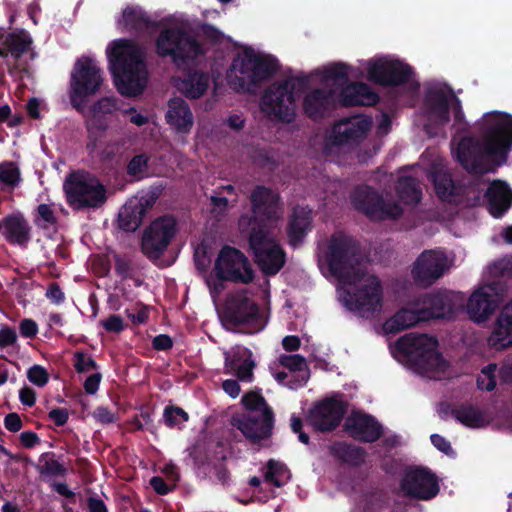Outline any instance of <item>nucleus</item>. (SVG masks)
Listing matches in <instances>:
<instances>
[{"instance_id":"f257e3e1","label":"nucleus","mask_w":512,"mask_h":512,"mask_svg":"<svg viewBox=\"0 0 512 512\" xmlns=\"http://www.w3.org/2000/svg\"><path fill=\"white\" fill-rule=\"evenodd\" d=\"M319 265L327 266L341 285L343 305L358 316L375 319L384 308V286L381 279L369 272L357 257V246L348 236L334 234L319 247Z\"/></svg>"},{"instance_id":"f03ea898","label":"nucleus","mask_w":512,"mask_h":512,"mask_svg":"<svg viewBox=\"0 0 512 512\" xmlns=\"http://www.w3.org/2000/svg\"><path fill=\"white\" fill-rule=\"evenodd\" d=\"M253 216H242L239 227L242 232L250 229L249 245L254 261L266 275H275L285 263V254L273 235V229L281 219L283 210L278 194L262 186L251 195Z\"/></svg>"},{"instance_id":"7ed1b4c3","label":"nucleus","mask_w":512,"mask_h":512,"mask_svg":"<svg viewBox=\"0 0 512 512\" xmlns=\"http://www.w3.org/2000/svg\"><path fill=\"white\" fill-rule=\"evenodd\" d=\"M483 138H463L456 149V157L469 172L493 171L507 160L512 147V116L502 112L486 113L482 120Z\"/></svg>"},{"instance_id":"20e7f679","label":"nucleus","mask_w":512,"mask_h":512,"mask_svg":"<svg viewBox=\"0 0 512 512\" xmlns=\"http://www.w3.org/2000/svg\"><path fill=\"white\" fill-rule=\"evenodd\" d=\"M107 54L118 91L126 96L142 93L147 83L144 51L132 41H112Z\"/></svg>"},{"instance_id":"39448f33","label":"nucleus","mask_w":512,"mask_h":512,"mask_svg":"<svg viewBox=\"0 0 512 512\" xmlns=\"http://www.w3.org/2000/svg\"><path fill=\"white\" fill-rule=\"evenodd\" d=\"M314 77H318L321 87L309 90L303 99V109L312 119L324 117L336 107L338 90L349 77L357 78L359 75L341 63H334L318 70Z\"/></svg>"},{"instance_id":"423d86ee","label":"nucleus","mask_w":512,"mask_h":512,"mask_svg":"<svg viewBox=\"0 0 512 512\" xmlns=\"http://www.w3.org/2000/svg\"><path fill=\"white\" fill-rule=\"evenodd\" d=\"M398 349L413 363L417 371L431 379H440L449 369L438 350V341L427 334L409 333L397 341Z\"/></svg>"},{"instance_id":"0eeeda50","label":"nucleus","mask_w":512,"mask_h":512,"mask_svg":"<svg viewBox=\"0 0 512 512\" xmlns=\"http://www.w3.org/2000/svg\"><path fill=\"white\" fill-rule=\"evenodd\" d=\"M371 125V119L364 115L339 120L325 139L324 153L331 159L351 153L366 138Z\"/></svg>"},{"instance_id":"6e6552de","label":"nucleus","mask_w":512,"mask_h":512,"mask_svg":"<svg viewBox=\"0 0 512 512\" xmlns=\"http://www.w3.org/2000/svg\"><path fill=\"white\" fill-rule=\"evenodd\" d=\"M156 51L161 57L169 56L179 68L193 65L205 54L204 47L182 26L165 28L156 40Z\"/></svg>"},{"instance_id":"1a4fd4ad","label":"nucleus","mask_w":512,"mask_h":512,"mask_svg":"<svg viewBox=\"0 0 512 512\" xmlns=\"http://www.w3.org/2000/svg\"><path fill=\"white\" fill-rule=\"evenodd\" d=\"M242 403L247 413L233 416L232 425L254 442L268 438L272 433L274 415L265 399L257 392H249L243 396Z\"/></svg>"},{"instance_id":"9d476101","label":"nucleus","mask_w":512,"mask_h":512,"mask_svg":"<svg viewBox=\"0 0 512 512\" xmlns=\"http://www.w3.org/2000/svg\"><path fill=\"white\" fill-rule=\"evenodd\" d=\"M276 67L274 59L253 49H244L233 60L228 80L235 89L249 90L251 86L267 79Z\"/></svg>"},{"instance_id":"9b49d317","label":"nucleus","mask_w":512,"mask_h":512,"mask_svg":"<svg viewBox=\"0 0 512 512\" xmlns=\"http://www.w3.org/2000/svg\"><path fill=\"white\" fill-rule=\"evenodd\" d=\"M215 275L206 277L212 294H218L224 289V281L249 283L253 279L252 267L246 256L238 249L225 246L223 247L214 265Z\"/></svg>"},{"instance_id":"f8f14e48","label":"nucleus","mask_w":512,"mask_h":512,"mask_svg":"<svg viewBox=\"0 0 512 512\" xmlns=\"http://www.w3.org/2000/svg\"><path fill=\"white\" fill-rule=\"evenodd\" d=\"M302 86L298 78H286L272 83L260 100L261 112L270 120L292 122L295 118V90Z\"/></svg>"},{"instance_id":"ddd939ff","label":"nucleus","mask_w":512,"mask_h":512,"mask_svg":"<svg viewBox=\"0 0 512 512\" xmlns=\"http://www.w3.org/2000/svg\"><path fill=\"white\" fill-rule=\"evenodd\" d=\"M68 205L76 210L99 208L107 200L106 188L94 175L77 171L69 174L63 183Z\"/></svg>"},{"instance_id":"4468645a","label":"nucleus","mask_w":512,"mask_h":512,"mask_svg":"<svg viewBox=\"0 0 512 512\" xmlns=\"http://www.w3.org/2000/svg\"><path fill=\"white\" fill-rule=\"evenodd\" d=\"M103 84V76L97 63L87 57L78 59L71 73L70 101L79 112H84L88 98L96 94Z\"/></svg>"},{"instance_id":"2eb2a0df","label":"nucleus","mask_w":512,"mask_h":512,"mask_svg":"<svg viewBox=\"0 0 512 512\" xmlns=\"http://www.w3.org/2000/svg\"><path fill=\"white\" fill-rule=\"evenodd\" d=\"M450 112L453 113L454 121L461 122L464 115L461 109L460 100L451 90L446 88H437L431 90L427 99V118L426 128L430 134H436L432 128H439L447 124L450 120Z\"/></svg>"},{"instance_id":"dca6fc26","label":"nucleus","mask_w":512,"mask_h":512,"mask_svg":"<svg viewBox=\"0 0 512 512\" xmlns=\"http://www.w3.org/2000/svg\"><path fill=\"white\" fill-rule=\"evenodd\" d=\"M503 291V286L495 281L479 285L466 303L469 318L475 323L487 321L497 309Z\"/></svg>"},{"instance_id":"f3484780","label":"nucleus","mask_w":512,"mask_h":512,"mask_svg":"<svg viewBox=\"0 0 512 512\" xmlns=\"http://www.w3.org/2000/svg\"><path fill=\"white\" fill-rule=\"evenodd\" d=\"M352 203L372 220L395 219L402 214V207L383 199L368 186L358 187L352 195Z\"/></svg>"},{"instance_id":"a211bd4d","label":"nucleus","mask_w":512,"mask_h":512,"mask_svg":"<svg viewBox=\"0 0 512 512\" xmlns=\"http://www.w3.org/2000/svg\"><path fill=\"white\" fill-rule=\"evenodd\" d=\"M176 232V221L173 217L157 218L143 233L142 251L149 258H158L168 247Z\"/></svg>"},{"instance_id":"6ab92c4d","label":"nucleus","mask_w":512,"mask_h":512,"mask_svg":"<svg viewBox=\"0 0 512 512\" xmlns=\"http://www.w3.org/2000/svg\"><path fill=\"white\" fill-rule=\"evenodd\" d=\"M368 78L382 85H398L410 79L411 68L388 57L370 59L364 62Z\"/></svg>"},{"instance_id":"aec40b11","label":"nucleus","mask_w":512,"mask_h":512,"mask_svg":"<svg viewBox=\"0 0 512 512\" xmlns=\"http://www.w3.org/2000/svg\"><path fill=\"white\" fill-rule=\"evenodd\" d=\"M451 261L440 250H427L414 262L412 276L415 282L428 286L441 278L449 270Z\"/></svg>"},{"instance_id":"412c9836","label":"nucleus","mask_w":512,"mask_h":512,"mask_svg":"<svg viewBox=\"0 0 512 512\" xmlns=\"http://www.w3.org/2000/svg\"><path fill=\"white\" fill-rule=\"evenodd\" d=\"M345 413V402L335 397L317 403L308 414V423L319 431H329L340 423Z\"/></svg>"},{"instance_id":"4be33fe9","label":"nucleus","mask_w":512,"mask_h":512,"mask_svg":"<svg viewBox=\"0 0 512 512\" xmlns=\"http://www.w3.org/2000/svg\"><path fill=\"white\" fill-rule=\"evenodd\" d=\"M401 488L407 495L423 500L431 499L439 492L436 476L422 467L407 470Z\"/></svg>"},{"instance_id":"5701e85b","label":"nucleus","mask_w":512,"mask_h":512,"mask_svg":"<svg viewBox=\"0 0 512 512\" xmlns=\"http://www.w3.org/2000/svg\"><path fill=\"white\" fill-rule=\"evenodd\" d=\"M422 310L427 320L433 318H452L463 305V297L456 292L424 294L419 296Z\"/></svg>"},{"instance_id":"b1692460","label":"nucleus","mask_w":512,"mask_h":512,"mask_svg":"<svg viewBox=\"0 0 512 512\" xmlns=\"http://www.w3.org/2000/svg\"><path fill=\"white\" fill-rule=\"evenodd\" d=\"M155 196L145 194L129 199L118 214L119 227L125 231H135L142 223L147 210L155 203Z\"/></svg>"},{"instance_id":"393cba45","label":"nucleus","mask_w":512,"mask_h":512,"mask_svg":"<svg viewBox=\"0 0 512 512\" xmlns=\"http://www.w3.org/2000/svg\"><path fill=\"white\" fill-rule=\"evenodd\" d=\"M420 298L410 300L393 316L385 321L383 330L385 333H397L410 328L419 322L427 321V314L422 310Z\"/></svg>"},{"instance_id":"a878e982","label":"nucleus","mask_w":512,"mask_h":512,"mask_svg":"<svg viewBox=\"0 0 512 512\" xmlns=\"http://www.w3.org/2000/svg\"><path fill=\"white\" fill-rule=\"evenodd\" d=\"M487 344L496 351L512 347V301L502 309L496 318Z\"/></svg>"},{"instance_id":"bb28decb","label":"nucleus","mask_w":512,"mask_h":512,"mask_svg":"<svg viewBox=\"0 0 512 512\" xmlns=\"http://www.w3.org/2000/svg\"><path fill=\"white\" fill-rule=\"evenodd\" d=\"M165 120L170 128L178 134L190 133L194 125L193 113L188 103L180 97L173 98L168 102Z\"/></svg>"},{"instance_id":"cd10ccee","label":"nucleus","mask_w":512,"mask_h":512,"mask_svg":"<svg viewBox=\"0 0 512 512\" xmlns=\"http://www.w3.org/2000/svg\"><path fill=\"white\" fill-rule=\"evenodd\" d=\"M346 431L354 438L373 442L381 435V426L369 415L352 413L345 421Z\"/></svg>"},{"instance_id":"c85d7f7f","label":"nucleus","mask_w":512,"mask_h":512,"mask_svg":"<svg viewBox=\"0 0 512 512\" xmlns=\"http://www.w3.org/2000/svg\"><path fill=\"white\" fill-rule=\"evenodd\" d=\"M257 314V307L245 294H236L226 303L224 319L231 324H245Z\"/></svg>"},{"instance_id":"c756f323","label":"nucleus","mask_w":512,"mask_h":512,"mask_svg":"<svg viewBox=\"0 0 512 512\" xmlns=\"http://www.w3.org/2000/svg\"><path fill=\"white\" fill-rule=\"evenodd\" d=\"M225 367L229 373L236 374L241 381L252 380L254 363L246 348L237 347L225 352Z\"/></svg>"},{"instance_id":"7c9ffc66","label":"nucleus","mask_w":512,"mask_h":512,"mask_svg":"<svg viewBox=\"0 0 512 512\" xmlns=\"http://www.w3.org/2000/svg\"><path fill=\"white\" fill-rule=\"evenodd\" d=\"M347 81L339 87L338 101L344 106L372 105L378 97L371 88L363 83L346 85Z\"/></svg>"},{"instance_id":"2f4dec72","label":"nucleus","mask_w":512,"mask_h":512,"mask_svg":"<svg viewBox=\"0 0 512 512\" xmlns=\"http://www.w3.org/2000/svg\"><path fill=\"white\" fill-rule=\"evenodd\" d=\"M4 236L12 244L26 246L31 238V226L23 214L17 212L6 216L3 221Z\"/></svg>"},{"instance_id":"473e14b6","label":"nucleus","mask_w":512,"mask_h":512,"mask_svg":"<svg viewBox=\"0 0 512 512\" xmlns=\"http://www.w3.org/2000/svg\"><path fill=\"white\" fill-rule=\"evenodd\" d=\"M118 109L117 100L114 97H102L93 103L86 117V127L89 133H94L97 130L102 132L107 130L108 125L101 123L100 120L106 115L112 114Z\"/></svg>"},{"instance_id":"72a5a7b5","label":"nucleus","mask_w":512,"mask_h":512,"mask_svg":"<svg viewBox=\"0 0 512 512\" xmlns=\"http://www.w3.org/2000/svg\"><path fill=\"white\" fill-rule=\"evenodd\" d=\"M489 211L494 217H501L512 202V191L501 181L492 183L487 191Z\"/></svg>"},{"instance_id":"f704fd0d","label":"nucleus","mask_w":512,"mask_h":512,"mask_svg":"<svg viewBox=\"0 0 512 512\" xmlns=\"http://www.w3.org/2000/svg\"><path fill=\"white\" fill-rule=\"evenodd\" d=\"M210 84L208 74L193 72L175 82L176 88L187 98L198 99L204 95Z\"/></svg>"},{"instance_id":"c9c22d12","label":"nucleus","mask_w":512,"mask_h":512,"mask_svg":"<svg viewBox=\"0 0 512 512\" xmlns=\"http://www.w3.org/2000/svg\"><path fill=\"white\" fill-rule=\"evenodd\" d=\"M31 43V37L24 31L8 34L0 47V57L7 58L10 54L18 59L29 50Z\"/></svg>"},{"instance_id":"e433bc0d","label":"nucleus","mask_w":512,"mask_h":512,"mask_svg":"<svg viewBox=\"0 0 512 512\" xmlns=\"http://www.w3.org/2000/svg\"><path fill=\"white\" fill-rule=\"evenodd\" d=\"M311 226V210L296 208L289 222L288 235L292 245L299 244Z\"/></svg>"},{"instance_id":"4c0bfd02","label":"nucleus","mask_w":512,"mask_h":512,"mask_svg":"<svg viewBox=\"0 0 512 512\" xmlns=\"http://www.w3.org/2000/svg\"><path fill=\"white\" fill-rule=\"evenodd\" d=\"M121 29L141 30L149 28L152 21L139 6H127L117 21Z\"/></svg>"},{"instance_id":"58836bf2","label":"nucleus","mask_w":512,"mask_h":512,"mask_svg":"<svg viewBox=\"0 0 512 512\" xmlns=\"http://www.w3.org/2000/svg\"><path fill=\"white\" fill-rule=\"evenodd\" d=\"M455 419L469 428H480L488 422L484 414L477 408L464 405L453 410Z\"/></svg>"},{"instance_id":"ea45409f","label":"nucleus","mask_w":512,"mask_h":512,"mask_svg":"<svg viewBox=\"0 0 512 512\" xmlns=\"http://www.w3.org/2000/svg\"><path fill=\"white\" fill-rule=\"evenodd\" d=\"M432 179L438 197L443 201L456 202V188L449 174L442 171L433 173Z\"/></svg>"},{"instance_id":"a19ab883","label":"nucleus","mask_w":512,"mask_h":512,"mask_svg":"<svg viewBox=\"0 0 512 512\" xmlns=\"http://www.w3.org/2000/svg\"><path fill=\"white\" fill-rule=\"evenodd\" d=\"M397 193L405 204H417L421 198V191L413 178H401L397 185Z\"/></svg>"},{"instance_id":"79ce46f5","label":"nucleus","mask_w":512,"mask_h":512,"mask_svg":"<svg viewBox=\"0 0 512 512\" xmlns=\"http://www.w3.org/2000/svg\"><path fill=\"white\" fill-rule=\"evenodd\" d=\"M34 223L36 226L47 229L57 223V215L54 204H39L34 214Z\"/></svg>"},{"instance_id":"37998d69","label":"nucleus","mask_w":512,"mask_h":512,"mask_svg":"<svg viewBox=\"0 0 512 512\" xmlns=\"http://www.w3.org/2000/svg\"><path fill=\"white\" fill-rule=\"evenodd\" d=\"M289 477V471L282 463L274 460H270L268 462L267 471L264 475L266 482L272 483L276 487H280L289 479Z\"/></svg>"},{"instance_id":"c03bdc74","label":"nucleus","mask_w":512,"mask_h":512,"mask_svg":"<svg viewBox=\"0 0 512 512\" xmlns=\"http://www.w3.org/2000/svg\"><path fill=\"white\" fill-rule=\"evenodd\" d=\"M484 276L487 280L512 276V259L505 257L492 262L486 267Z\"/></svg>"},{"instance_id":"a18cd8bd","label":"nucleus","mask_w":512,"mask_h":512,"mask_svg":"<svg viewBox=\"0 0 512 512\" xmlns=\"http://www.w3.org/2000/svg\"><path fill=\"white\" fill-rule=\"evenodd\" d=\"M37 470L41 475L57 477L66 473V468L52 455L45 454L39 459Z\"/></svg>"},{"instance_id":"49530a36","label":"nucleus","mask_w":512,"mask_h":512,"mask_svg":"<svg viewBox=\"0 0 512 512\" xmlns=\"http://www.w3.org/2000/svg\"><path fill=\"white\" fill-rule=\"evenodd\" d=\"M20 182V171L12 162L0 164V186L2 188H14Z\"/></svg>"},{"instance_id":"de8ad7c7","label":"nucleus","mask_w":512,"mask_h":512,"mask_svg":"<svg viewBox=\"0 0 512 512\" xmlns=\"http://www.w3.org/2000/svg\"><path fill=\"white\" fill-rule=\"evenodd\" d=\"M496 371L497 366L495 364H489L481 370L477 378V386L480 390L492 391L495 389Z\"/></svg>"},{"instance_id":"09e8293b","label":"nucleus","mask_w":512,"mask_h":512,"mask_svg":"<svg viewBox=\"0 0 512 512\" xmlns=\"http://www.w3.org/2000/svg\"><path fill=\"white\" fill-rule=\"evenodd\" d=\"M124 146L123 140H113L107 142L99 153V157L103 162L113 161L121 152Z\"/></svg>"},{"instance_id":"8fccbe9b","label":"nucleus","mask_w":512,"mask_h":512,"mask_svg":"<svg viewBox=\"0 0 512 512\" xmlns=\"http://www.w3.org/2000/svg\"><path fill=\"white\" fill-rule=\"evenodd\" d=\"M148 156L140 154L134 156L127 166V172L129 175L135 177H143L147 170Z\"/></svg>"},{"instance_id":"3c124183","label":"nucleus","mask_w":512,"mask_h":512,"mask_svg":"<svg viewBox=\"0 0 512 512\" xmlns=\"http://www.w3.org/2000/svg\"><path fill=\"white\" fill-rule=\"evenodd\" d=\"M279 362L282 366L290 370V374L296 371L301 372L306 369L305 359L298 354L282 355L279 358Z\"/></svg>"},{"instance_id":"603ef678","label":"nucleus","mask_w":512,"mask_h":512,"mask_svg":"<svg viewBox=\"0 0 512 512\" xmlns=\"http://www.w3.org/2000/svg\"><path fill=\"white\" fill-rule=\"evenodd\" d=\"M28 380L38 387H43L48 383L49 374L47 370L40 365H33L27 371Z\"/></svg>"},{"instance_id":"864d4df0","label":"nucleus","mask_w":512,"mask_h":512,"mask_svg":"<svg viewBox=\"0 0 512 512\" xmlns=\"http://www.w3.org/2000/svg\"><path fill=\"white\" fill-rule=\"evenodd\" d=\"M164 420L170 427L180 426L188 420V415L181 408H167L164 413Z\"/></svg>"},{"instance_id":"5fc2aeb1","label":"nucleus","mask_w":512,"mask_h":512,"mask_svg":"<svg viewBox=\"0 0 512 512\" xmlns=\"http://www.w3.org/2000/svg\"><path fill=\"white\" fill-rule=\"evenodd\" d=\"M18 336L16 330L8 325L0 328V349L12 347L17 344Z\"/></svg>"},{"instance_id":"6e6d98bb","label":"nucleus","mask_w":512,"mask_h":512,"mask_svg":"<svg viewBox=\"0 0 512 512\" xmlns=\"http://www.w3.org/2000/svg\"><path fill=\"white\" fill-rule=\"evenodd\" d=\"M75 368L78 372H89L96 368V363L91 356L78 352L75 355Z\"/></svg>"},{"instance_id":"4d7b16f0","label":"nucleus","mask_w":512,"mask_h":512,"mask_svg":"<svg viewBox=\"0 0 512 512\" xmlns=\"http://www.w3.org/2000/svg\"><path fill=\"white\" fill-rule=\"evenodd\" d=\"M101 325L108 332L119 333L124 329L123 319L119 315H110L101 321Z\"/></svg>"},{"instance_id":"13d9d810","label":"nucleus","mask_w":512,"mask_h":512,"mask_svg":"<svg viewBox=\"0 0 512 512\" xmlns=\"http://www.w3.org/2000/svg\"><path fill=\"white\" fill-rule=\"evenodd\" d=\"M19 330L23 337L32 338L38 333V325L32 319H23L19 324Z\"/></svg>"},{"instance_id":"bf43d9fd","label":"nucleus","mask_w":512,"mask_h":512,"mask_svg":"<svg viewBox=\"0 0 512 512\" xmlns=\"http://www.w3.org/2000/svg\"><path fill=\"white\" fill-rule=\"evenodd\" d=\"M123 114L127 115L129 117V121L138 127H141L149 122V117L137 111L135 108L126 109L123 111Z\"/></svg>"},{"instance_id":"052dcab7","label":"nucleus","mask_w":512,"mask_h":512,"mask_svg":"<svg viewBox=\"0 0 512 512\" xmlns=\"http://www.w3.org/2000/svg\"><path fill=\"white\" fill-rule=\"evenodd\" d=\"M93 417L102 424L113 423L116 420L115 414L104 407L97 408L93 413Z\"/></svg>"},{"instance_id":"680f3d73","label":"nucleus","mask_w":512,"mask_h":512,"mask_svg":"<svg viewBox=\"0 0 512 512\" xmlns=\"http://www.w3.org/2000/svg\"><path fill=\"white\" fill-rule=\"evenodd\" d=\"M5 428L11 432H17L22 428V420L16 413L8 414L4 419Z\"/></svg>"},{"instance_id":"e2e57ef3","label":"nucleus","mask_w":512,"mask_h":512,"mask_svg":"<svg viewBox=\"0 0 512 512\" xmlns=\"http://www.w3.org/2000/svg\"><path fill=\"white\" fill-rule=\"evenodd\" d=\"M212 204V212L215 215H222L228 207V200L222 196H212L211 197Z\"/></svg>"},{"instance_id":"0e129e2a","label":"nucleus","mask_w":512,"mask_h":512,"mask_svg":"<svg viewBox=\"0 0 512 512\" xmlns=\"http://www.w3.org/2000/svg\"><path fill=\"white\" fill-rule=\"evenodd\" d=\"M19 399L23 405L26 406H33L36 401V393L35 391L30 387H23L19 391Z\"/></svg>"},{"instance_id":"69168bd1","label":"nucleus","mask_w":512,"mask_h":512,"mask_svg":"<svg viewBox=\"0 0 512 512\" xmlns=\"http://www.w3.org/2000/svg\"><path fill=\"white\" fill-rule=\"evenodd\" d=\"M100 381H101L100 373L91 374L84 382L85 391L88 394L96 393L99 388Z\"/></svg>"},{"instance_id":"338daca9","label":"nucleus","mask_w":512,"mask_h":512,"mask_svg":"<svg viewBox=\"0 0 512 512\" xmlns=\"http://www.w3.org/2000/svg\"><path fill=\"white\" fill-rule=\"evenodd\" d=\"M225 123L230 129L240 131L244 128L245 119L241 114H231L226 118Z\"/></svg>"},{"instance_id":"774afa93","label":"nucleus","mask_w":512,"mask_h":512,"mask_svg":"<svg viewBox=\"0 0 512 512\" xmlns=\"http://www.w3.org/2000/svg\"><path fill=\"white\" fill-rule=\"evenodd\" d=\"M431 442L432 444L440 451L444 452L445 454H449L452 452V448L450 443L443 438L442 436L438 434H432L431 435Z\"/></svg>"}]
</instances>
